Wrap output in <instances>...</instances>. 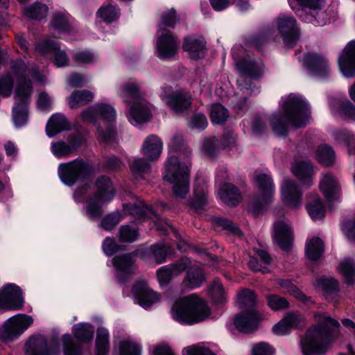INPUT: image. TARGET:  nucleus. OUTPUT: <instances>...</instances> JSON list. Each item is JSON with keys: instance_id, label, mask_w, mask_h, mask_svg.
Listing matches in <instances>:
<instances>
[{"instance_id": "obj_42", "label": "nucleus", "mask_w": 355, "mask_h": 355, "mask_svg": "<svg viewBox=\"0 0 355 355\" xmlns=\"http://www.w3.org/2000/svg\"><path fill=\"white\" fill-rule=\"evenodd\" d=\"M172 252L171 247L166 243L155 244L150 246L149 255L157 263H162L165 261L167 254Z\"/></svg>"}, {"instance_id": "obj_38", "label": "nucleus", "mask_w": 355, "mask_h": 355, "mask_svg": "<svg viewBox=\"0 0 355 355\" xmlns=\"http://www.w3.org/2000/svg\"><path fill=\"white\" fill-rule=\"evenodd\" d=\"M94 94L87 89L76 90L69 98V105L71 109L84 106L92 101Z\"/></svg>"}, {"instance_id": "obj_17", "label": "nucleus", "mask_w": 355, "mask_h": 355, "mask_svg": "<svg viewBox=\"0 0 355 355\" xmlns=\"http://www.w3.org/2000/svg\"><path fill=\"white\" fill-rule=\"evenodd\" d=\"M274 240L283 250L289 252L293 242V234L291 227L283 221L275 222Z\"/></svg>"}, {"instance_id": "obj_18", "label": "nucleus", "mask_w": 355, "mask_h": 355, "mask_svg": "<svg viewBox=\"0 0 355 355\" xmlns=\"http://www.w3.org/2000/svg\"><path fill=\"white\" fill-rule=\"evenodd\" d=\"M304 64L315 76L324 77L329 73L327 61L322 55L315 53L306 54Z\"/></svg>"}, {"instance_id": "obj_24", "label": "nucleus", "mask_w": 355, "mask_h": 355, "mask_svg": "<svg viewBox=\"0 0 355 355\" xmlns=\"http://www.w3.org/2000/svg\"><path fill=\"white\" fill-rule=\"evenodd\" d=\"M291 171L302 185L309 187L312 184L313 167L309 162H297L292 165Z\"/></svg>"}, {"instance_id": "obj_7", "label": "nucleus", "mask_w": 355, "mask_h": 355, "mask_svg": "<svg viewBox=\"0 0 355 355\" xmlns=\"http://www.w3.org/2000/svg\"><path fill=\"white\" fill-rule=\"evenodd\" d=\"M32 91V83L29 80L20 83L15 89V105L12 109V112L13 121L17 127H21L27 122L28 107Z\"/></svg>"}, {"instance_id": "obj_33", "label": "nucleus", "mask_w": 355, "mask_h": 355, "mask_svg": "<svg viewBox=\"0 0 355 355\" xmlns=\"http://www.w3.org/2000/svg\"><path fill=\"white\" fill-rule=\"evenodd\" d=\"M271 260L270 255L266 251L259 250L256 251L255 257L250 259L248 266L255 272L266 273L269 272L267 266L271 263Z\"/></svg>"}, {"instance_id": "obj_46", "label": "nucleus", "mask_w": 355, "mask_h": 355, "mask_svg": "<svg viewBox=\"0 0 355 355\" xmlns=\"http://www.w3.org/2000/svg\"><path fill=\"white\" fill-rule=\"evenodd\" d=\"M340 272L343 275L345 283L352 285L355 282V263L351 259H346L342 261L338 267Z\"/></svg>"}, {"instance_id": "obj_52", "label": "nucleus", "mask_w": 355, "mask_h": 355, "mask_svg": "<svg viewBox=\"0 0 355 355\" xmlns=\"http://www.w3.org/2000/svg\"><path fill=\"white\" fill-rule=\"evenodd\" d=\"M64 355H80L82 349L77 345L70 334H64L62 336Z\"/></svg>"}, {"instance_id": "obj_64", "label": "nucleus", "mask_w": 355, "mask_h": 355, "mask_svg": "<svg viewBox=\"0 0 355 355\" xmlns=\"http://www.w3.org/2000/svg\"><path fill=\"white\" fill-rule=\"evenodd\" d=\"M120 355H140L139 347L131 342L123 340L119 344Z\"/></svg>"}, {"instance_id": "obj_48", "label": "nucleus", "mask_w": 355, "mask_h": 355, "mask_svg": "<svg viewBox=\"0 0 355 355\" xmlns=\"http://www.w3.org/2000/svg\"><path fill=\"white\" fill-rule=\"evenodd\" d=\"M316 159L324 166H331L335 160L334 151L330 146H320L316 151Z\"/></svg>"}, {"instance_id": "obj_39", "label": "nucleus", "mask_w": 355, "mask_h": 355, "mask_svg": "<svg viewBox=\"0 0 355 355\" xmlns=\"http://www.w3.org/2000/svg\"><path fill=\"white\" fill-rule=\"evenodd\" d=\"M305 251L309 259L316 261L324 252V243L319 237H313L306 243Z\"/></svg>"}, {"instance_id": "obj_49", "label": "nucleus", "mask_w": 355, "mask_h": 355, "mask_svg": "<svg viewBox=\"0 0 355 355\" xmlns=\"http://www.w3.org/2000/svg\"><path fill=\"white\" fill-rule=\"evenodd\" d=\"M229 118L227 110L220 103L214 104L210 112V119L214 124H223Z\"/></svg>"}, {"instance_id": "obj_57", "label": "nucleus", "mask_w": 355, "mask_h": 355, "mask_svg": "<svg viewBox=\"0 0 355 355\" xmlns=\"http://www.w3.org/2000/svg\"><path fill=\"white\" fill-rule=\"evenodd\" d=\"M98 15L104 21L107 22H112L119 17V13L116 8L110 4L109 2L106 6L101 7L98 11Z\"/></svg>"}, {"instance_id": "obj_20", "label": "nucleus", "mask_w": 355, "mask_h": 355, "mask_svg": "<svg viewBox=\"0 0 355 355\" xmlns=\"http://www.w3.org/2000/svg\"><path fill=\"white\" fill-rule=\"evenodd\" d=\"M320 189L328 202L336 200L340 197V184L331 173H328L323 175L320 180Z\"/></svg>"}, {"instance_id": "obj_5", "label": "nucleus", "mask_w": 355, "mask_h": 355, "mask_svg": "<svg viewBox=\"0 0 355 355\" xmlns=\"http://www.w3.org/2000/svg\"><path fill=\"white\" fill-rule=\"evenodd\" d=\"M190 167L191 163L180 162L176 156L167 159L164 179L173 184V191L177 197L184 198L189 193Z\"/></svg>"}, {"instance_id": "obj_16", "label": "nucleus", "mask_w": 355, "mask_h": 355, "mask_svg": "<svg viewBox=\"0 0 355 355\" xmlns=\"http://www.w3.org/2000/svg\"><path fill=\"white\" fill-rule=\"evenodd\" d=\"M339 67L347 78L355 76V41L349 42L338 58Z\"/></svg>"}, {"instance_id": "obj_9", "label": "nucleus", "mask_w": 355, "mask_h": 355, "mask_svg": "<svg viewBox=\"0 0 355 355\" xmlns=\"http://www.w3.org/2000/svg\"><path fill=\"white\" fill-rule=\"evenodd\" d=\"M33 322L31 316L17 315L8 319L0 328V339L8 342L17 338Z\"/></svg>"}, {"instance_id": "obj_2", "label": "nucleus", "mask_w": 355, "mask_h": 355, "mask_svg": "<svg viewBox=\"0 0 355 355\" xmlns=\"http://www.w3.org/2000/svg\"><path fill=\"white\" fill-rule=\"evenodd\" d=\"M283 110L284 114H273L270 119L272 130L278 136H286L289 125L300 128L309 122V109L298 97L290 95L283 104Z\"/></svg>"}, {"instance_id": "obj_34", "label": "nucleus", "mask_w": 355, "mask_h": 355, "mask_svg": "<svg viewBox=\"0 0 355 355\" xmlns=\"http://www.w3.org/2000/svg\"><path fill=\"white\" fill-rule=\"evenodd\" d=\"M70 125L65 116L60 114H55L49 119L46 127V134L49 137H53L58 133L69 130Z\"/></svg>"}, {"instance_id": "obj_32", "label": "nucleus", "mask_w": 355, "mask_h": 355, "mask_svg": "<svg viewBox=\"0 0 355 355\" xmlns=\"http://www.w3.org/2000/svg\"><path fill=\"white\" fill-rule=\"evenodd\" d=\"M306 210L313 220H320L325 216V209L321 198L316 193H309L307 196Z\"/></svg>"}, {"instance_id": "obj_40", "label": "nucleus", "mask_w": 355, "mask_h": 355, "mask_svg": "<svg viewBox=\"0 0 355 355\" xmlns=\"http://www.w3.org/2000/svg\"><path fill=\"white\" fill-rule=\"evenodd\" d=\"M74 337L80 343H89L94 337V327L88 323H79L73 328Z\"/></svg>"}, {"instance_id": "obj_22", "label": "nucleus", "mask_w": 355, "mask_h": 355, "mask_svg": "<svg viewBox=\"0 0 355 355\" xmlns=\"http://www.w3.org/2000/svg\"><path fill=\"white\" fill-rule=\"evenodd\" d=\"M235 66L240 75L243 76L256 78L263 73V64L250 59H240L236 62Z\"/></svg>"}, {"instance_id": "obj_50", "label": "nucleus", "mask_w": 355, "mask_h": 355, "mask_svg": "<svg viewBox=\"0 0 355 355\" xmlns=\"http://www.w3.org/2000/svg\"><path fill=\"white\" fill-rule=\"evenodd\" d=\"M238 302L242 309H252L256 304V295L249 289H243L238 293Z\"/></svg>"}, {"instance_id": "obj_37", "label": "nucleus", "mask_w": 355, "mask_h": 355, "mask_svg": "<svg viewBox=\"0 0 355 355\" xmlns=\"http://www.w3.org/2000/svg\"><path fill=\"white\" fill-rule=\"evenodd\" d=\"M121 97L123 101L130 103L131 100L139 101L142 97V93L137 83L129 81L123 85L120 92Z\"/></svg>"}, {"instance_id": "obj_11", "label": "nucleus", "mask_w": 355, "mask_h": 355, "mask_svg": "<svg viewBox=\"0 0 355 355\" xmlns=\"http://www.w3.org/2000/svg\"><path fill=\"white\" fill-rule=\"evenodd\" d=\"M277 30L286 46L293 47L300 38V31L293 17L282 15L277 19Z\"/></svg>"}, {"instance_id": "obj_1", "label": "nucleus", "mask_w": 355, "mask_h": 355, "mask_svg": "<svg viewBox=\"0 0 355 355\" xmlns=\"http://www.w3.org/2000/svg\"><path fill=\"white\" fill-rule=\"evenodd\" d=\"M314 318L317 325L308 329L300 342L303 355H324L340 336V324L337 320L322 312H315Z\"/></svg>"}, {"instance_id": "obj_14", "label": "nucleus", "mask_w": 355, "mask_h": 355, "mask_svg": "<svg viewBox=\"0 0 355 355\" xmlns=\"http://www.w3.org/2000/svg\"><path fill=\"white\" fill-rule=\"evenodd\" d=\"M302 193L297 184L292 180H285L282 188V198L286 205L292 208H298L302 203Z\"/></svg>"}, {"instance_id": "obj_45", "label": "nucleus", "mask_w": 355, "mask_h": 355, "mask_svg": "<svg viewBox=\"0 0 355 355\" xmlns=\"http://www.w3.org/2000/svg\"><path fill=\"white\" fill-rule=\"evenodd\" d=\"M179 21L180 18L174 8H171L168 11L163 12L161 15L160 21L158 25L159 32H164V31H166L165 27L173 28Z\"/></svg>"}, {"instance_id": "obj_19", "label": "nucleus", "mask_w": 355, "mask_h": 355, "mask_svg": "<svg viewBox=\"0 0 355 355\" xmlns=\"http://www.w3.org/2000/svg\"><path fill=\"white\" fill-rule=\"evenodd\" d=\"M182 49L189 53L192 60H199L205 56L206 42L202 37L187 36L183 39Z\"/></svg>"}, {"instance_id": "obj_55", "label": "nucleus", "mask_w": 355, "mask_h": 355, "mask_svg": "<svg viewBox=\"0 0 355 355\" xmlns=\"http://www.w3.org/2000/svg\"><path fill=\"white\" fill-rule=\"evenodd\" d=\"M170 147L174 151L180 152L187 157L191 155V150L182 135L174 136L170 144Z\"/></svg>"}, {"instance_id": "obj_60", "label": "nucleus", "mask_w": 355, "mask_h": 355, "mask_svg": "<svg viewBox=\"0 0 355 355\" xmlns=\"http://www.w3.org/2000/svg\"><path fill=\"white\" fill-rule=\"evenodd\" d=\"M96 105L98 115L105 121L112 122L115 120L116 112L112 106L105 103H99L96 104Z\"/></svg>"}, {"instance_id": "obj_10", "label": "nucleus", "mask_w": 355, "mask_h": 355, "mask_svg": "<svg viewBox=\"0 0 355 355\" xmlns=\"http://www.w3.org/2000/svg\"><path fill=\"white\" fill-rule=\"evenodd\" d=\"M148 252L144 250H137L132 253L116 256L112 259V263L116 270V277L120 283H123L135 273V261L133 256H138L144 259Z\"/></svg>"}, {"instance_id": "obj_28", "label": "nucleus", "mask_w": 355, "mask_h": 355, "mask_svg": "<svg viewBox=\"0 0 355 355\" xmlns=\"http://www.w3.org/2000/svg\"><path fill=\"white\" fill-rule=\"evenodd\" d=\"M71 19L67 12H55L51 17L49 27L59 33H70L73 30Z\"/></svg>"}, {"instance_id": "obj_61", "label": "nucleus", "mask_w": 355, "mask_h": 355, "mask_svg": "<svg viewBox=\"0 0 355 355\" xmlns=\"http://www.w3.org/2000/svg\"><path fill=\"white\" fill-rule=\"evenodd\" d=\"M291 329H302L306 324L304 316L298 312L288 313L286 316Z\"/></svg>"}, {"instance_id": "obj_54", "label": "nucleus", "mask_w": 355, "mask_h": 355, "mask_svg": "<svg viewBox=\"0 0 355 355\" xmlns=\"http://www.w3.org/2000/svg\"><path fill=\"white\" fill-rule=\"evenodd\" d=\"M138 236L137 230L129 225H122L118 232L119 241L123 243H132L137 240Z\"/></svg>"}, {"instance_id": "obj_15", "label": "nucleus", "mask_w": 355, "mask_h": 355, "mask_svg": "<svg viewBox=\"0 0 355 355\" xmlns=\"http://www.w3.org/2000/svg\"><path fill=\"white\" fill-rule=\"evenodd\" d=\"M8 311H17L22 308L24 299L21 288L13 284L5 285L0 291Z\"/></svg>"}, {"instance_id": "obj_29", "label": "nucleus", "mask_w": 355, "mask_h": 355, "mask_svg": "<svg viewBox=\"0 0 355 355\" xmlns=\"http://www.w3.org/2000/svg\"><path fill=\"white\" fill-rule=\"evenodd\" d=\"M162 149V142L160 139L154 135L148 136L142 146V152L144 156L150 161L159 158Z\"/></svg>"}, {"instance_id": "obj_58", "label": "nucleus", "mask_w": 355, "mask_h": 355, "mask_svg": "<svg viewBox=\"0 0 355 355\" xmlns=\"http://www.w3.org/2000/svg\"><path fill=\"white\" fill-rule=\"evenodd\" d=\"M317 283L325 293L338 292L339 290V283L334 278L322 277L317 280Z\"/></svg>"}, {"instance_id": "obj_6", "label": "nucleus", "mask_w": 355, "mask_h": 355, "mask_svg": "<svg viewBox=\"0 0 355 355\" xmlns=\"http://www.w3.org/2000/svg\"><path fill=\"white\" fill-rule=\"evenodd\" d=\"M94 173L93 164L83 159H76L62 163L58 166V175L62 182L69 187L78 181L89 178Z\"/></svg>"}, {"instance_id": "obj_44", "label": "nucleus", "mask_w": 355, "mask_h": 355, "mask_svg": "<svg viewBox=\"0 0 355 355\" xmlns=\"http://www.w3.org/2000/svg\"><path fill=\"white\" fill-rule=\"evenodd\" d=\"M335 139L338 142H344L348 148L349 154H355V137L351 131L340 129L334 132Z\"/></svg>"}, {"instance_id": "obj_59", "label": "nucleus", "mask_w": 355, "mask_h": 355, "mask_svg": "<svg viewBox=\"0 0 355 355\" xmlns=\"http://www.w3.org/2000/svg\"><path fill=\"white\" fill-rule=\"evenodd\" d=\"M279 284L286 290V292L290 294L294 295L297 299L306 302L307 297L305 295L298 289V288L294 285L291 281L287 279H280L279 281Z\"/></svg>"}, {"instance_id": "obj_35", "label": "nucleus", "mask_w": 355, "mask_h": 355, "mask_svg": "<svg viewBox=\"0 0 355 355\" xmlns=\"http://www.w3.org/2000/svg\"><path fill=\"white\" fill-rule=\"evenodd\" d=\"M125 213L137 219H144L153 214L151 207L147 206L142 200H137L135 202H129L123 205Z\"/></svg>"}, {"instance_id": "obj_30", "label": "nucleus", "mask_w": 355, "mask_h": 355, "mask_svg": "<svg viewBox=\"0 0 355 355\" xmlns=\"http://www.w3.org/2000/svg\"><path fill=\"white\" fill-rule=\"evenodd\" d=\"M81 144L80 139H71L69 143L59 141L51 143V149L53 154L58 158L67 157Z\"/></svg>"}, {"instance_id": "obj_43", "label": "nucleus", "mask_w": 355, "mask_h": 355, "mask_svg": "<svg viewBox=\"0 0 355 355\" xmlns=\"http://www.w3.org/2000/svg\"><path fill=\"white\" fill-rule=\"evenodd\" d=\"M48 12V7L41 3H35L30 6L24 8V14L27 17L41 20L46 18Z\"/></svg>"}, {"instance_id": "obj_23", "label": "nucleus", "mask_w": 355, "mask_h": 355, "mask_svg": "<svg viewBox=\"0 0 355 355\" xmlns=\"http://www.w3.org/2000/svg\"><path fill=\"white\" fill-rule=\"evenodd\" d=\"M191 101L190 93L180 90L169 95L166 103L175 112H182L190 107Z\"/></svg>"}, {"instance_id": "obj_51", "label": "nucleus", "mask_w": 355, "mask_h": 355, "mask_svg": "<svg viewBox=\"0 0 355 355\" xmlns=\"http://www.w3.org/2000/svg\"><path fill=\"white\" fill-rule=\"evenodd\" d=\"M10 69L18 79L17 86L26 80H31L26 78L27 66L22 60H16L10 62Z\"/></svg>"}, {"instance_id": "obj_25", "label": "nucleus", "mask_w": 355, "mask_h": 355, "mask_svg": "<svg viewBox=\"0 0 355 355\" xmlns=\"http://www.w3.org/2000/svg\"><path fill=\"white\" fill-rule=\"evenodd\" d=\"M218 195L223 202L228 206L236 207L242 200L239 188L232 183H224L218 189Z\"/></svg>"}, {"instance_id": "obj_13", "label": "nucleus", "mask_w": 355, "mask_h": 355, "mask_svg": "<svg viewBox=\"0 0 355 355\" xmlns=\"http://www.w3.org/2000/svg\"><path fill=\"white\" fill-rule=\"evenodd\" d=\"M35 49L43 55H53V62L58 67L68 64L67 55L64 51L60 50V44L57 42L51 40L42 41L37 43Z\"/></svg>"}, {"instance_id": "obj_27", "label": "nucleus", "mask_w": 355, "mask_h": 355, "mask_svg": "<svg viewBox=\"0 0 355 355\" xmlns=\"http://www.w3.org/2000/svg\"><path fill=\"white\" fill-rule=\"evenodd\" d=\"M323 0H296L299 6L303 8L299 14L301 19L306 23H312L316 20L317 10L321 8Z\"/></svg>"}, {"instance_id": "obj_62", "label": "nucleus", "mask_w": 355, "mask_h": 355, "mask_svg": "<svg viewBox=\"0 0 355 355\" xmlns=\"http://www.w3.org/2000/svg\"><path fill=\"white\" fill-rule=\"evenodd\" d=\"M267 303L269 307L274 311L286 309L289 306V303L285 297L277 295H268L267 297Z\"/></svg>"}, {"instance_id": "obj_41", "label": "nucleus", "mask_w": 355, "mask_h": 355, "mask_svg": "<svg viewBox=\"0 0 355 355\" xmlns=\"http://www.w3.org/2000/svg\"><path fill=\"white\" fill-rule=\"evenodd\" d=\"M205 279L202 270L198 267H192L187 271L183 283L186 286L194 288L199 287Z\"/></svg>"}, {"instance_id": "obj_12", "label": "nucleus", "mask_w": 355, "mask_h": 355, "mask_svg": "<svg viewBox=\"0 0 355 355\" xmlns=\"http://www.w3.org/2000/svg\"><path fill=\"white\" fill-rule=\"evenodd\" d=\"M157 56L162 60H169L175 56L179 48L178 37L170 31L159 34L156 44Z\"/></svg>"}, {"instance_id": "obj_63", "label": "nucleus", "mask_w": 355, "mask_h": 355, "mask_svg": "<svg viewBox=\"0 0 355 355\" xmlns=\"http://www.w3.org/2000/svg\"><path fill=\"white\" fill-rule=\"evenodd\" d=\"M338 114L343 117L355 121V106L348 100L339 103Z\"/></svg>"}, {"instance_id": "obj_53", "label": "nucleus", "mask_w": 355, "mask_h": 355, "mask_svg": "<svg viewBox=\"0 0 355 355\" xmlns=\"http://www.w3.org/2000/svg\"><path fill=\"white\" fill-rule=\"evenodd\" d=\"M211 295L215 303L223 304L226 300V295L220 280L218 278L214 279L211 288Z\"/></svg>"}, {"instance_id": "obj_47", "label": "nucleus", "mask_w": 355, "mask_h": 355, "mask_svg": "<svg viewBox=\"0 0 355 355\" xmlns=\"http://www.w3.org/2000/svg\"><path fill=\"white\" fill-rule=\"evenodd\" d=\"M96 347V355H107L109 349V333L106 329H98Z\"/></svg>"}, {"instance_id": "obj_4", "label": "nucleus", "mask_w": 355, "mask_h": 355, "mask_svg": "<svg viewBox=\"0 0 355 355\" xmlns=\"http://www.w3.org/2000/svg\"><path fill=\"white\" fill-rule=\"evenodd\" d=\"M94 186L95 191L84 207L87 215L93 220L100 218L103 216V204L110 202L116 193L111 179L106 175L98 177Z\"/></svg>"}, {"instance_id": "obj_21", "label": "nucleus", "mask_w": 355, "mask_h": 355, "mask_svg": "<svg viewBox=\"0 0 355 355\" xmlns=\"http://www.w3.org/2000/svg\"><path fill=\"white\" fill-rule=\"evenodd\" d=\"M259 316L257 311L252 310L237 315L234 320L236 328L241 332L251 333L257 329Z\"/></svg>"}, {"instance_id": "obj_26", "label": "nucleus", "mask_w": 355, "mask_h": 355, "mask_svg": "<svg viewBox=\"0 0 355 355\" xmlns=\"http://www.w3.org/2000/svg\"><path fill=\"white\" fill-rule=\"evenodd\" d=\"M132 292L140 305L148 307L158 300L157 294L144 282H137L132 287Z\"/></svg>"}, {"instance_id": "obj_31", "label": "nucleus", "mask_w": 355, "mask_h": 355, "mask_svg": "<svg viewBox=\"0 0 355 355\" xmlns=\"http://www.w3.org/2000/svg\"><path fill=\"white\" fill-rule=\"evenodd\" d=\"M26 355H50L47 341L44 336L31 338L26 343Z\"/></svg>"}, {"instance_id": "obj_56", "label": "nucleus", "mask_w": 355, "mask_h": 355, "mask_svg": "<svg viewBox=\"0 0 355 355\" xmlns=\"http://www.w3.org/2000/svg\"><path fill=\"white\" fill-rule=\"evenodd\" d=\"M91 189V184L85 182L83 184L79 185L73 192V198L76 202H85L91 197L89 196V191Z\"/></svg>"}, {"instance_id": "obj_8", "label": "nucleus", "mask_w": 355, "mask_h": 355, "mask_svg": "<svg viewBox=\"0 0 355 355\" xmlns=\"http://www.w3.org/2000/svg\"><path fill=\"white\" fill-rule=\"evenodd\" d=\"M255 182L260 193L253 198L250 204V210L254 216L261 213L264 207L272 202L275 190L271 177L266 174L256 175Z\"/></svg>"}, {"instance_id": "obj_36", "label": "nucleus", "mask_w": 355, "mask_h": 355, "mask_svg": "<svg viewBox=\"0 0 355 355\" xmlns=\"http://www.w3.org/2000/svg\"><path fill=\"white\" fill-rule=\"evenodd\" d=\"M132 118L137 123L148 121L150 116V111L144 100L134 101L130 111Z\"/></svg>"}, {"instance_id": "obj_3", "label": "nucleus", "mask_w": 355, "mask_h": 355, "mask_svg": "<svg viewBox=\"0 0 355 355\" xmlns=\"http://www.w3.org/2000/svg\"><path fill=\"white\" fill-rule=\"evenodd\" d=\"M171 311L175 320L189 325L204 321L211 313L206 302L196 294L177 299Z\"/></svg>"}]
</instances>
